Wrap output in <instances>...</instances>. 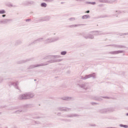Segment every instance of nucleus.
I'll return each instance as SVG.
<instances>
[{
  "label": "nucleus",
  "mask_w": 128,
  "mask_h": 128,
  "mask_svg": "<svg viewBox=\"0 0 128 128\" xmlns=\"http://www.w3.org/2000/svg\"><path fill=\"white\" fill-rule=\"evenodd\" d=\"M78 86L81 88H84V90H86L88 88V84L86 82L83 83L81 84H78Z\"/></svg>",
  "instance_id": "nucleus-9"
},
{
  "label": "nucleus",
  "mask_w": 128,
  "mask_h": 128,
  "mask_svg": "<svg viewBox=\"0 0 128 128\" xmlns=\"http://www.w3.org/2000/svg\"><path fill=\"white\" fill-rule=\"evenodd\" d=\"M102 98H110V97H108V96H102Z\"/></svg>",
  "instance_id": "nucleus-46"
},
{
  "label": "nucleus",
  "mask_w": 128,
  "mask_h": 128,
  "mask_svg": "<svg viewBox=\"0 0 128 128\" xmlns=\"http://www.w3.org/2000/svg\"><path fill=\"white\" fill-rule=\"evenodd\" d=\"M47 6L46 3V2H42L40 4V6H42V8H46Z\"/></svg>",
  "instance_id": "nucleus-25"
},
{
  "label": "nucleus",
  "mask_w": 128,
  "mask_h": 128,
  "mask_svg": "<svg viewBox=\"0 0 128 128\" xmlns=\"http://www.w3.org/2000/svg\"><path fill=\"white\" fill-rule=\"evenodd\" d=\"M90 126H96V124H89Z\"/></svg>",
  "instance_id": "nucleus-37"
},
{
  "label": "nucleus",
  "mask_w": 128,
  "mask_h": 128,
  "mask_svg": "<svg viewBox=\"0 0 128 128\" xmlns=\"http://www.w3.org/2000/svg\"><path fill=\"white\" fill-rule=\"evenodd\" d=\"M48 64H36V65H30L28 68V70H32V68H38V66H48Z\"/></svg>",
  "instance_id": "nucleus-5"
},
{
  "label": "nucleus",
  "mask_w": 128,
  "mask_h": 128,
  "mask_svg": "<svg viewBox=\"0 0 128 128\" xmlns=\"http://www.w3.org/2000/svg\"><path fill=\"white\" fill-rule=\"evenodd\" d=\"M120 36H124V34H120Z\"/></svg>",
  "instance_id": "nucleus-56"
},
{
  "label": "nucleus",
  "mask_w": 128,
  "mask_h": 128,
  "mask_svg": "<svg viewBox=\"0 0 128 128\" xmlns=\"http://www.w3.org/2000/svg\"><path fill=\"white\" fill-rule=\"evenodd\" d=\"M119 126H120V128H128V125L120 124Z\"/></svg>",
  "instance_id": "nucleus-29"
},
{
  "label": "nucleus",
  "mask_w": 128,
  "mask_h": 128,
  "mask_svg": "<svg viewBox=\"0 0 128 128\" xmlns=\"http://www.w3.org/2000/svg\"><path fill=\"white\" fill-rule=\"evenodd\" d=\"M12 128H18V127H16V126H14Z\"/></svg>",
  "instance_id": "nucleus-57"
},
{
  "label": "nucleus",
  "mask_w": 128,
  "mask_h": 128,
  "mask_svg": "<svg viewBox=\"0 0 128 128\" xmlns=\"http://www.w3.org/2000/svg\"><path fill=\"white\" fill-rule=\"evenodd\" d=\"M8 85L9 86H14V88H16L17 90H20L18 88V83H16L14 82H10L8 83Z\"/></svg>",
  "instance_id": "nucleus-13"
},
{
  "label": "nucleus",
  "mask_w": 128,
  "mask_h": 128,
  "mask_svg": "<svg viewBox=\"0 0 128 128\" xmlns=\"http://www.w3.org/2000/svg\"><path fill=\"white\" fill-rule=\"evenodd\" d=\"M6 6H8V8H12L16 6H15L12 5V4L10 3V2H6Z\"/></svg>",
  "instance_id": "nucleus-21"
},
{
  "label": "nucleus",
  "mask_w": 128,
  "mask_h": 128,
  "mask_svg": "<svg viewBox=\"0 0 128 128\" xmlns=\"http://www.w3.org/2000/svg\"><path fill=\"white\" fill-rule=\"evenodd\" d=\"M84 0H76V2H84Z\"/></svg>",
  "instance_id": "nucleus-41"
},
{
  "label": "nucleus",
  "mask_w": 128,
  "mask_h": 128,
  "mask_svg": "<svg viewBox=\"0 0 128 128\" xmlns=\"http://www.w3.org/2000/svg\"><path fill=\"white\" fill-rule=\"evenodd\" d=\"M22 42L20 40H18L15 42V46H20V44H22Z\"/></svg>",
  "instance_id": "nucleus-24"
},
{
  "label": "nucleus",
  "mask_w": 128,
  "mask_h": 128,
  "mask_svg": "<svg viewBox=\"0 0 128 128\" xmlns=\"http://www.w3.org/2000/svg\"><path fill=\"white\" fill-rule=\"evenodd\" d=\"M126 36H128V32L126 33Z\"/></svg>",
  "instance_id": "nucleus-64"
},
{
  "label": "nucleus",
  "mask_w": 128,
  "mask_h": 128,
  "mask_svg": "<svg viewBox=\"0 0 128 128\" xmlns=\"http://www.w3.org/2000/svg\"><path fill=\"white\" fill-rule=\"evenodd\" d=\"M96 4V2H91V4L94 5Z\"/></svg>",
  "instance_id": "nucleus-49"
},
{
  "label": "nucleus",
  "mask_w": 128,
  "mask_h": 128,
  "mask_svg": "<svg viewBox=\"0 0 128 128\" xmlns=\"http://www.w3.org/2000/svg\"><path fill=\"white\" fill-rule=\"evenodd\" d=\"M126 116H128V112L126 114Z\"/></svg>",
  "instance_id": "nucleus-63"
},
{
  "label": "nucleus",
  "mask_w": 128,
  "mask_h": 128,
  "mask_svg": "<svg viewBox=\"0 0 128 128\" xmlns=\"http://www.w3.org/2000/svg\"><path fill=\"white\" fill-rule=\"evenodd\" d=\"M62 59H57L58 62H62Z\"/></svg>",
  "instance_id": "nucleus-44"
},
{
  "label": "nucleus",
  "mask_w": 128,
  "mask_h": 128,
  "mask_svg": "<svg viewBox=\"0 0 128 128\" xmlns=\"http://www.w3.org/2000/svg\"><path fill=\"white\" fill-rule=\"evenodd\" d=\"M25 20H26V22H30V20H32V19H30V18L26 19Z\"/></svg>",
  "instance_id": "nucleus-43"
},
{
  "label": "nucleus",
  "mask_w": 128,
  "mask_h": 128,
  "mask_svg": "<svg viewBox=\"0 0 128 128\" xmlns=\"http://www.w3.org/2000/svg\"><path fill=\"white\" fill-rule=\"evenodd\" d=\"M62 120H64V122H66V119H60Z\"/></svg>",
  "instance_id": "nucleus-59"
},
{
  "label": "nucleus",
  "mask_w": 128,
  "mask_h": 128,
  "mask_svg": "<svg viewBox=\"0 0 128 128\" xmlns=\"http://www.w3.org/2000/svg\"><path fill=\"white\" fill-rule=\"evenodd\" d=\"M75 20H76V18H68V20H70L71 22H72Z\"/></svg>",
  "instance_id": "nucleus-31"
},
{
  "label": "nucleus",
  "mask_w": 128,
  "mask_h": 128,
  "mask_svg": "<svg viewBox=\"0 0 128 128\" xmlns=\"http://www.w3.org/2000/svg\"><path fill=\"white\" fill-rule=\"evenodd\" d=\"M38 22H44V17L40 18V19L38 20Z\"/></svg>",
  "instance_id": "nucleus-33"
},
{
  "label": "nucleus",
  "mask_w": 128,
  "mask_h": 128,
  "mask_svg": "<svg viewBox=\"0 0 128 128\" xmlns=\"http://www.w3.org/2000/svg\"><path fill=\"white\" fill-rule=\"evenodd\" d=\"M116 12H118V14H122V12L120 10H116Z\"/></svg>",
  "instance_id": "nucleus-50"
},
{
  "label": "nucleus",
  "mask_w": 128,
  "mask_h": 128,
  "mask_svg": "<svg viewBox=\"0 0 128 128\" xmlns=\"http://www.w3.org/2000/svg\"><path fill=\"white\" fill-rule=\"evenodd\" d=\"M86 4H92V2H86Z\"/></svg>",
  "instance_id": "nucleus-47"
},
{
  "label": "nucleus",
  "mask_w": 128,
  "mask_h": 128,
  "mask_svg": "<svg viewBox=\"0 0 128 128\" xmlns=\"http://www.w3.org/2000/svg\"><path fill=\"white\" fill-rule=\"evenodd\" d=\"M84 26L83 24H73L69 26V28H78V26Z\"/></svg>",
  "instance_id": "nucleus-20"
},
{
  "label": "nucleus",
  "mask_w": 128,
  "mask_h": 128,
  "mask_svg": "<svg viewBox=\"0 0 128 128\" xmlns=\"http://www.w3.org/2000/svg\"><path fill=\"white\" fill-rule=\"evenodd\" d=\"M34 96V94L32 92H26L24 94H20L18 98L21 100H30L32 97Z\"/></svg>",
  "instance_id": "nucleus-1"
},
{
  "label": "nucleus",
  "mask_w": 128,
  "mask_h": 128,
  "mask_svg": "<svg viewBox=\"0 0 128 128\" xmlns=\"http://www.w3.org/2000/svg\"><path fill=\"white\" fill-rule=\"evenodd\" d=\"M123 52H124V51L116 50V51H112V52H109L108 54H122Z\"/></svg>",
  "instance_id": "nucleus-11"
},
{
  "label": "nucleus",
  "mask_w": 128,
  "mask_h": 128,
  "mask_svg": "<svg viewBox=\"0 0 128 128\" xmlns=\"http://www.w3.org/2000/svg\"><path fill=\"white\" fill-rule=\"evenodd\" d=\"M91 104H92V106H94V104H98V103L92 102H91Z\"/></svg>",
  "instance_id": "nucleus-38"
},
{
  "label": "nucleus",
  "mask_w": 128,
  "mask_h": 128,
  "mask_svg": "<svg viewBox=\"0 0 128 128\" xmlns=\"http://www.w3.org/2000/svg\"><path fill=\"white\" fill-rule=\"evenodd\" d=\"M115 48H126V46H121V45H114Z\"/></svg>",
  "instance_id": "nucleus-23"
},
{
  "label": "nucleus",
  "mask_w": 128,
  "mask_h": 128,
  "mask_svg": "<svg viewBox=\"0 0 128 128\" xmlns=\"http://www.w3.org/2000/svg\"><path fill=\"white\" fill-rule=\"evenodd\" d=\"M2 20V24H8L10 22H12V19H4Z\"/></svg>",
  "instance_id": "nucleus-16"
},
{
  "label": "nucleus",
  "mask_w": 128,
  "mask_h": 128,
  "mask_svg": "<svg viewBox=\"0 0 128 128\" xmlns=\"http://www.w3.org/2000/svg\"><path fill=\"white\" fill-rule=\"evenodd\" d=\"M44 2H54V0H43Z\"/></svg>",
  "instance_id": "nucleus-32"
},
{
  "label": "nucleus",
  "mask_w": 128,
  "mask_h": 128,
  "mask_svg": "<svg viewBox=\"0 0 128 128\" xmlns=\"http://www.w3.org/2000/svg\"><path fill=\"white\" fill-rule=\"evenodd\" d=\"M45 58L46 60H50V58H52V56H47L45 57Z\"/></svg>",
  "instance_id": "nucleus-34"
},
{
  "label": "nucleus",
  "mask_w": 128,
  "mask_h": 128,
  "mask_svg": "<svg viewBox=\"0 0 128 128\" xmlns=\"http://www.w3.org/2000/svg\"><path fill=\"white\" fill-rule=\"evenodd\" d=\"M32 60V58L27 59L26 60H21L20 61H18L16 62L17 64H24L26 62H30Z\"/></svg>",
  "instance_id": "nucleus-12"
},
{
  "label": "nucleus",
  "mask_w": 128,
  "mask_h": 128,
  "mask_svg": "<svg viewBox=\"0 0 128 128\" xmlns=\"http://www.w3.org/2000/svg\"><path fill=\"white\" fill-rule=\"evenodd\" d=\"M23 6H32L36 4V2L34 0H27L22 2Z\"/></svg>",
  "instance_id": "nucleus-7"
},
{
  "label": "nucleus",
  "mask_w": 128,
  "mask_h": 128,
  "mask_svg": "<svg viewBox=\"0 0 128 128\" xmlns=\"http://www.w3.org/2000/svg\"><path fill=\"white\" fill-rule=\"evenodd\" d=\"M43 18H44V22H46V20H50V16H44Z\"/></svg>",
  "instance_id": "nucleus-27"
},
{
  "label": "nucleus",
  "mask_w": 128,
  "mask_h": 128,
  "mask_svg": "<svg viewBox=\"0 0 128 128\" xmlns=\"http://www.w3.org/2000/svg\"><path fill=\"white\" fill-rule=\"evenodd\" d=\"M35 124H40V122L38 121H35Z\"/></svg>",
  "instance_id": "nucleus-42"
},
{
  "label": "nucleus",
  "mask_w": 128,
  "mask_h": 128,
  "mask_svg": "<svg viewBox=\"0 0 128 128\" xmlns=\"http://www.w3.org/2000/svg\"><path fill=\"white\" fill-rule=\"evenodd\" d=\"M123 36H126V33H123Z\"/></svg>",
  "instance_id": "nucleus-60"
},
{
  "label": "nucleus",
  "mask_w": 128,
  "mask_h": 128,
  "mask_svg": "<svg viewBox=\"0 0 128 128\" xmlns=\"http://www.w3.org/2000/svg\"><path fill=\"white\" fill-rule=\"evenodd\" d=\"M114 110H115L114 108H105L99 110V112L100 114H106V112H112Z\"/></svg>",
  "instance_id": "nucleus-3"
},
{
  "label": "nucleus",
  "mask_w": 128,
  "mask_h": 128,
  "mask_svg": "<svg viewBox=\"0 0 128 128\" xmlns=\"http://www.w3.org/2000/svg\"><path fill=\"white\" fill-rule=\"evenodd\" d=\"M88 18H90V16L88 14L82 16V20H88Z\"/></svg>",
  "instance_id": "nucleus-22"
},
{
  "label": "nucleus",
  "mask_w": 128,
  "mask_h": 128,
  "mask_svg": "<svg viewBox=\"0 0 128 128\" xmlns=\"http://www.w3.org/2000/svg\"><path fill=\"white\" fill-rule=\"evenodd\" d=\"M6 12L4 10H0V14H6Z\"/></svg>",
  "instance_id": "nucleus-30"
},
{
  "label": "nucleus",
  "mask_w": 128,
  "mask_h": 128,
  "mask_svg": "<svg viewBox=\"0 0 128 128\" xmlns=\"http://www.w3.org/2000/svg\"><path fill=\"white\" fill-rule=\"evenodd\" d=\"M4 82V78H2L0 77V84H1V82Z\"/></svg>",
  "instance_id": "nucleus-39"
},
{
  "label": "nucleus",
  "mask_w": 128,
  "mask_h": 128,
  "mask_svg": "<svg viewBox=\"0 0 128 128\" xmlns=\"http://www.w3.org/2000/svg\"><path fill=\"white\" fill-rule=\"evenodd\" d=\"M33 118H40V117Z\"/></svg>",
  "instance_id": "nucleus-58"
},
{
  "label": "nucleus",
  "mask_w": 128,
  "mask_h": 128,
  "mask_svg": "<svg viewBox=\"0 0 128 128\" xmlns=\"http://www.w3.org/2000/svg\"><path fill=\"white\" fill-rule=\"evenodd\" d=\"M6 14H2V18H6Z\"/></svg>",
  "instance_id": "nucleus-53"
},
{
  "label": "nucleus",
  "mask_w": 128,
  "mask_h": 128,
  "mask_svg": "<svg viewBox=\"0 0 128 128\" xmlns=\"http://www.w3.org/2000/svg\"><path fill=\"white\" fill-rule=\"evenodd\" d=\"M52 58H61L60 56H51Z\"/></svg>",
  "instance_id": "nucleus-26"
},
{
  "label": "nucleus",
  "mask_w": 128,
  "mask_h": 128,
  "mask_svg": "<svg viewBox=\"0 0 128 128\" xmlns=\"http://www.w3.org/2000/svg\"><path fill=\"white\" fill-rule=\"evenodd\" d=\"M60 114H62V113H61V112H58V113L57 114V116H60Z\"/></svg>",
  "instance_id": "nucleus-51"
},
{
  "label": "nucleus",
  "mask_w": 128,
  "mask_h": 128,
  "mask_svg": "<svg viewBox=\"0 0 128 128\" xmlns=\"http://www.w3.org/2000/svg\"><path fill=\"white\" fill-rule=\"evenodd\" d=\"M84 38L86 40H88V38H90V40H93V38H94V35L90 34H88V36H84Z\"/></svg>",
  "instance_id": "nucleus-18"
},
{
  "label": "nucleus",
  "mask_w": 128,
  "mask_h": 128,
  "mask_svg": "<svg viewBox=\"0 0 128 128\" xmlns=\"http://www.w3.org/2000/svg\"><path fill=\"white\" fill-rule=\"evenodd\" d=\"M66 118H76V116H80V115L76 114H69L66 115Z\"/></svg>",
  "instance_id": "nucleus-17"
},
{
  "label": "nucleus",
  "mask_w": 128,
  "mask_h": 128,
  "mask_svg": "<svg viewBox=\"0 0 128 128\" xmlns=\"http://www.w3.org/2000/svg\"><path fill=\"white\" fill-rule=\"evenodd\" d=\"M102 97L98 96H94L92 97V100H97L98 102H102Z\"/></svg>",
  "instance_id": "nucleus-15"
},
{
  "label": "nucleus",
  "mask_w": 128,
  "mask_h": 128,
  "mask_svg": "<svg viewBox=\"0 0 128 128\" xmlns=\"http://www.w3.org/2000/svg\"><path fill=\"white\" fill-rule=\"evenodd\" d=\"M62 100H74V98L72 97L66 96L61 98Z\"/></svg>",
  "instance_id": "nucleus-14"
},
{
  "label": "nucleus",
  "mask_w": 128,
  "mask_h": 128,
  "mask_svg": "<svg viewBox=\"0 0 128 128\" xmlns=\"http://www.w3.org/2000/svg\"><path fill=\"white\" fill-rule=\"evenodd\" d=\"M47 62H48L47 63L48 64H53L52 60L48 61ZM42 64H46V63H42Z\"/></svg>",
  "instance_id": "nucleus-35"
},
{
  "label": "nucleus",
  "mask_w": 128,
  "mask_h": 128,
  "mask_svg": "<svg viewBox=\"0 0 128 128\" xmlns=\"http://www.w3.org/2000/svg\"><path fill=\"white\" fill-rule=\"evenodd\" d=\"M0 24H2V20H0Z\"/></svg>",
  "instance_id": "nucleus-54"
},
{
  "label": "nucleus",
  "mask_w": 128,
  "mask_h": 128,
  "mask_svg": "<svg viewBox=\"0 0 128 128\" xmlns=\"http://www.w3.org/2000/svg\"><path fill=\"white\" fill-rule=\"evenodd\" d=\"M28 105H24V108H28Z\"/></svg>",
  "instance_id": "nucleus-55"
},
{
  "label": "nucleus",
  "mask_w": 128,
  "mask_h": 128,
  "mask_svg": "<svg viewBox=\"0 0 128 128\" xmlns=\"http://www.w3.org/2000/svg\"><path fill=\"white\" fill-rule=\"evenodd\" d=\"M44 42V38H41L36 39L34 40L33 42H31L30 44V46H32V44H38V42Z\"/></svg>",
  "instance_id": "nucleus-10"
},
{
  "label": "nucleus",
  "mask_w": 128,
  "mask_h": 128,
  "mask_svg": "<svg viewBox=\"0 0 128 128\" xmlns=\"http://www.w3.org/2000/svg\"><path fill=\"white\" fill-rule=\"evenodd\" d=\"M100 6H102V4H100Z\"/></svg>",
  "instance_id": "nucleus-62"
},
{
  "label": "nucleus",
  "mask_w": 128,
  "mask_h": 128,
  "mask_svg": "<svg viewBox=\"0 0 128 128\" xmlns=\"http://www.w3.org/2000/svg\"><path fill=\"white\" fill-rule=\"evenodd\" d=\"M53 64L54 62H58V59L57 60H52Z\"/></svg>",
  "instance_id": "nucleus-40"
},
{
  "label": "nucleus",
  "mask_w": 128,
  "mask_h": 128,
  "mask_svg": "<svg viewBox=\"0 0 128 128\" xmlns=\"http://www.w3.org/2000/svg\"><path fill=\"white\" fill-rule=\"evenodd\" d=\"M22 112V110H16L15 112L16 114H20V112Z\"/></svg>",
  "instance_id": "nucleus-36"
},
{
  "label": "nucleus",
  "mask_w": 128,
  "mask_h": 128,
  "mask_svg": "<svg viewBox=\"0 0 128 128\" xmlns=\"http://www.w3.org/2000/svg\"><path fill=\"white\" fill-rule=\"evenodd\" d=\"M56 110H60V112H70L72 109L66 107L60 106L56 108Z\"/></svg>",
  "instance_id": "nucleus-6"
},
{
  "label": "nucleus",
  "mask_w": 128,
  "mask_h": 128,
  "mask_svg": "<svg viewBox=\"0 0 128 128\" xmlns=\"http://www.w3.org/2000/svg\"><path fill=\"white\" fill-rule=\"evenodd\" d=\"M90 10H88L86 12V14H90Z\"/></svg>",
  "instance_id": "nucleus-52"
},
{
  "label": "nucleus",
  "mask_w": 128,
  "mask_h": 128,
  "mask_svg": "<svg viewBox=\"0 0 128 128\" xmlns=\"http://www.w3.org/2000/svg\"><path fill=\"white\" fill-rule=\"evenodd\" d=\"M65 122H72V120H68V119H65Z\"/></svg>",
  "instance_id": "nucleus-45"
},
{
  "label": "nucleus",
  "mask_w": 128,
  "mask_h": 128,
  "mask_svg": "<svg viewBox=\"0 0 128 128\" xmlns=\"http://www.w3.org/2000/svg\"><path fill=\"white\" fill-rule=\"evenodd\" d=\"M115 2L114 0H104V4H114Z\"/></svg>",
  "instance_id": "nucleus-19"
},
{
  "label": "nucleus",
  "mask_w": 128,
  "mask_h": 128,
  "mask_svg": "<svg viewBox=\"0 0 128 128\" xmlns=\"http://www.w3.org/2000/svg\"><path fill=\"white\" fill-rule=\"evenodd\" d=\"M60 40V37H54L47 38L44 40V44H52V42H54Z\"/></svg>",
  "instance_id": "nucleus-2"
},
{
  "label": "nucleus",
  "mask_w": 128,
  "mask_h": 128,
  "mask_svg": "<svg viewBox=\"0 0 128 128\" xmlns=\"http://www.w3.org/2000/svg\"><path fill=\"white\" fill-rule=\"evenodd\" d=\"M93 32V36H104L105 34H108L106 32H102V31H94Z\"/></svg>",
  "instance_id": "nucleus-8"
},
{
  "label": "nucleus",
  "mask_w": 128,
  "mask_h": 128,
  "mask_svg": "<svg viewBox=\"0 0 128 128\" xmlns=\"http://www.w3.org/2000/svg\"><path fill=\"white\" fill-rule=\"evenodd\" d=\"M100 2L104 3V0H98Z\"/></svg>",
  "instance_id": "nucleus-48"
},
{
  "label": "nucleus",
  "mask_w": 128,
  "mask_h": 128,
  "mask_svg": "<svg viewBox=\"0 0 128 128\" xmlns=\"http://www.w3.org/2000/svg\"><path fill=\"white\" fill-rule=\"evenodd\" d=\"M100 18H106V16H101Z\"/></svg>",
  "instance_id": "nucleus-61"
},
{
  "label": "nucleus",
  "mask_w": 128,
  "mask_h": 128,
  "mask_svg": "<svg viewBox=\"0 0 128 128\" xmlns=\"http://www.w3.org/2000/svg\"><path fill=\"white\" fill-rule=\"evenodd\" d=\"M67 53L68 52H66V51H62L60 52V54L61 56H66Z\"/></svg>",
  "instance_id": "nucleus-28"
},
{
  "label": "nucleus",
  "mask_w": 128,
  "mask_h": 128,
  "mask_svg": "<svg viewBox=\"0 0 128 128\" xmlns=\"http://www.w3.org/2000/svg\"><path fill=\"white\" fill-rule=\"evenodd\" d=\"M96 78V73H92V74H90L88 75H85L84 76H82L80 77L81 80H88V78Z\"/></svg>",
  "instance_id": "nucleus-4"
}]
</instances>
